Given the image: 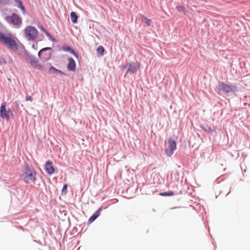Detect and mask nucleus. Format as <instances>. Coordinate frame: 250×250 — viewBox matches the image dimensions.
<instances>
[{
  "label": "nucleus",
  "instance_id": "f257e3e1",
  "mask_svg": "<svg viewBox=\"0 0 250 250\" xmlns=\"http://www.w3.org/2000/svg\"><path fill=\"white\" fill-rule=\"evenodd\" d=\"M21 176L25 183H34L36 179V172L32 167L26 165Z\"/></svg>",
  "mask_w": 250,
  "mask_h": 250
},
{
  "label": "nucleus",
  "instance_id": "f03ea898",
  "mask_svg": "<svg viewBox=\"0 0 250 250\" xmlns=\"http://www.w3.org/2000/svg\"><path fill=\"white\" fill-rule=\"evenodd\" d=\"M0 41L13 50L18 49V44L11 34H5L0 32Z\"/></svg>",
  "mask_w": 250,
  "mask_h": 250
},
{
  "label": "nucleus",
  "instance_id": "7ed1b4c3",
  "mask_svg": "<svg viewBox=\"0 0 250 250\" xmlns=\"http://www.w3.org/2000/svg\"><path fill=\"white\" fill-rule=\"evenodd\" d=\"M23 33L26 40L29 42L35 41L39 35L37 28L32 25L26 26L23 30Z\"/></svg>",
  "mask_w": 250,
  "mask_h": 250
},
{
  "label": "nucleus",
  "instance_id": "20e7f679",
  "mask_svg": "<svg viewBox=\"0 0 250 250\" xmlns=\"http://www.w3.org/2000/svg\"><path fill=\"white\" fill-rule=\"evenodd\" d=\"M6 103H2L0 107V117L8 121L11 118L14 117V114L10 109H6Z\"/></svg>",
  "mask_w": 250,
  "mask_h": 250
},
{
  "label": "nucleus",
  "instance_id": "39448f33",
  "mask_svg": "<svg viewBox=\"0 0 250 250\" xmlns=\"http://www.w3.org/2000/svg\"><path fill=\"white\" fill-rule=\"evenodd\" d=\"M5 20L17 27H20L22 23V19L16 14H13L10 16L6 17Z\"/></svg>",
  "mask_w": 250,
  "mask_h": 250
},
{
  "label": "nucleus",
  "instance_id": "423d86ee",
  "mask_svg": "<svg viewBox=\"0 0 250 250\" xmlns=\"http://www.w3.org/2000/svg\"><path fill=\"white\" fill-rule=\"evenodd\" d=\"M140 64L138 62H131L125 66L124 68H127L126 74L128 73L134 74L139 69Z\"/></svg>",
  "mask_w": 250,
  "mask_h": 250
},
{
  "label": "nucleus",
  "instance_id": "0eeeda50",
  "mask_svg": "<svg viewBox=\"0 0 250 250\" xmlns=\"http://www.w3.org/2000/svg\"><path fill=\"white\" fill-rule=\"evenodd\" d=\"M218 88L220 90L224 91L227 94L235 91L236 89V86L235 85H228L223 83H219Z\"/></svg>",
  "mask_w": 250,
  "mask_h": 250
},
{
  "label": "nucleus",
  "instance_id": "6e6552de",
  "mask_svg": "<svg viewBox=\"0 0 250 250\" xmlns=\"http://www.w3.org/2000/svg\"><path fill=\"white\" fill-rule=\"evenodd\" d=\"M168 149L166 150V153L168 156H171L174 151L176 149V144L174 140L169 138L167 140Z\"/></svg>",
  "mask_w": 250,
  "mask_h": 250
},
{
  "label": "nucleus",
  "instance_id": "1a4fd4ad",
  "mask_svg": "<svg viewBox=\"0 0 250 250\" xmlns=\"http://www.w3.org/2000/svg\"><path fill=\"white\" fill-rule=\"evenodd\" d=\"M30 59L31 64L35 68L40 71H43L44 70V66L39 63L38 61L36 59H35L34 57H31Z\"/></svg>",
  "mask_w": 250,
  "mask_h": 250
},
{
  "label": "nucleus",
  "instance_id": "9d476101",
  "mask_svg": "<svg viewBox=\"0 0 250 250\" xmlns=\"http://www.w3.org/2000/svg\"><path fill=\"white\" fill-rule=\"evenodd\" d=\"M45 170L46 172L49 175L53 174L55 171L53 163L51 161L46 162L45 165Z\"/></svg>",
  "mask_w": 250,
  "mask_h": 250
},
{
  "label": "nucleus",
  "instance_id": "9b49d317",
  "mask_svg": "<svg viewBox=\"0 0 250 250\" xmlns=\"http://www.w3.org/2000/svg\"><path fill=\"white\" fill-rule=\"evenodd\" d=\"M67 68L69 71H74L76 69V63L73 59L69 58Z\"/></svg>",
  "mask_w": 250,
  "mask_h": 250
},
{
  "label": "nucleus",
  "instance_id": "f8f14e48",
  "mask_svg": "<svg viewBox=\"0 0 250 250\" xmlns=\"http://www.w3.org/2000/svg\"><path fill=\"white\" fill-rule=\"evenodd\" d=\"M102 210V208H100L99 209L95 212L88 220V222L91 223L93 222L98 217H99Z\"/></svg>",
  "mask_w": 250,
  "mask_h": 250
},
{
  "label": "nucleus",
  "instance_id": "ddd939ff",
  "mask_svg": "<svg viewBox=\"0 0 250 250\" xmlns=\"http://www.w3.org/2000/svg\"><path fill=\"white\" fill-rule=\"evenodd\" d=\"M48 72L50 74H55L56 73H59L61 74H64V73L61 70H59L56 68H55L54 67L51 66L50 67Z\"/></svg>",
  "mask_w": 250,
  "mask_h": 250
},
{
  "label": "nucleus",
  "instance_id": "4468645a",
  "mask_svg": "<svg viewBox=\"0 0 250 250\" xmlns=\"http://www.w3.org/2000/svg\"><path fill=\"white\" fill-rule=\"evenodd\" d=\"M70 17L71 21L73 23H76L77 22L78 16L75 12H72L70 13Z\"/></svg>",
  "mask_w": 250,
  "mask_h": 250
},
{
  "label": "nucleus",
  "instance_id": "2eb2a0df",
  "mask_svg": "<svg viewBox=\"0 0 250 250\" xmlns=\"http://www.w3.org/2000/svg\"><path fill=\"white\" fill-rule=\"evenodd\" d=\"M63 49L65 51H70L72 54H73L76 57H78V55L77 53L75 52V51L73 50H71L70 47L69 46H65L63 47Z\"/></svg>",
  "mask_w": 250,
  "mask_h": 250
},
{
  "label": "nucleus",
  "instance_id": "dca6fc26",
  "mask_svg": "<svg viewBox=\"0 0 250 250\" xmlns=\"http://www.w3.org/2000/svg\"><path fill=\"white\" fill-rule=\"evenodd\" d=\"M97 52L98 54H100L101 56H103L104 52V49L103 46H99L97 49Z\"/></svg>",
  "mask_w": 250,
  "mask_h": 250
},
{
  "label": "nucleus",
  "instance_id": "f3484780",
  "mask_svg": "<svg viewBox=\"0 0 250 250\" xmlns=\"http://www.w3.org/2000/svg\"><path fill=\"white\" fill-rule=\"evenodd\" d=\"M176 9L179 12H181L186 13V12L187 11L186 8L183 6H177L176 7Z\"/></svg>",
  "mask_w": 250,
  "mask_h": 250
},
{
  "label": "nucleus",
  "instance_id": "a211bd4d",
  "mask_svg": "<svg viewBox=\"0 0 250 250\" xmlns=\"http://www.w3.org/2000/svg\"><path fill=\"white\" fill-rule=\"evenodd\" d=\"M174 193L173 191H168V192H165L160 193V195L161 196H172L174 195Z\"/></svg>",
  "mask_w": 250,
  "mask_h": 250
},
{
  "label": "nucleus",
  "instance_id": "6ab92c4d",
  "mask_svg": "<svg viewBox=\"0 0 250 250\" xmlns=\"http://www.w3.org/2000/svg\"><path fill=\"white\" fill-rule=\"evenodd\" d=\"M143 18L144 19V21L145 22V23L147 26H150L151 22V20L150 19H147L146 17L144 16H143Z\"/></svg>",
  "mask_w": 250,
  "mask_h": 250
},
{
  "label": "nucleus",
  "instance_id": "aec40b11",
  "mask_svg": "<svg viewBox=\"0 0 250 250\" xmlns=\"http://www.w3.org/2000/svg\"><path fill=\"white\" fill-rule=\"evenodd\" d=\"M46 35L49 38L50 40H52V41H54V39L52 37V36L50 34V33L48 32H45Z\"/></svg>",
  "mask_w": 250,
  "mask_h": 250
},
{
  "label": "nucleus",
  "instance_id": "412c9836",
  "mask_svg": "<svg viewBox=\"0 0 250 250\" xmlns=\"http://www.w3.org/2000/svg\"><path fill=\"white\" fill-rule=\"evenodd\" d=\"M5 63H6L5 59L2 57H0V65H2Z\"/></svg>",
  "mask_w": 250,
  "mask_h": 250
},
{
  "label": "nucleus",
  "instance_id": "4be33fe9",
  "mask_svg": "<svg viewBox=\"0 0 250 250\" xmlns=\"http://www.w3.org/2000/svg\"><path fill=\"white\" fill-rule=\"evenodd\" d=\"M19 7L21 8V9L23 11V14H24L25 12V10L23 5H22V3H21V5H19Z\"/></svg>",
  "mask_w": 250,
  "mask_h": 250
},
{
  "label": "nucleus",
  "instance_id": "5701e85b",
  "mask_svg": "<svg viewBox=\"0 0 250 250\" xmlns=\"http://www.w3.org/2000/svg\"><path fill=\"white\" fill-rule=\"evenodd\" d=\"M25 100L27 101H33V98L31 96H26L25 97Z\"/></svg>",
  "mask_w": 250,
  "mask_h": 250
},
{
  "label": "nucleus",
  "instance_id": "b1692460",
  "mask_svg": "<svg viewBox=\"0 0 250 250\" xmlns=\"http://www.w3.org/2000/svg\"><path fill=\"white\" fill-rule=\"evenodd\" d=\"M67 184H65L63 185V187L62 189V192L64 191H65L66 192V189H67Z\"/></svg>",
  "mask_w": 250,
  "mask_h": 250
},
{
  "label": "nucleus",
  "instance_id": "393cba45",
  "mask_svg": "<svg viewBox=\"0 0 250 250\" xmlns=\"http://www.w3.org/2000/svg\"><path fill=\"white\" fill-rule=\"evenodd\" d=\"M15 1L16 3L18 4L19 5H21V3H22L20 0H15Z\"/></svg>",
  "mask_w": 250,
  "mask_h": 250
},
{
  "label": "nucleus",
  "instance_id": "a878e982",
  "mask_svg": "<svg viewBox=\"0 0 250 250\" xmlns=\"http://www.w3.org/2000/svg\"><path fill=\"white\" fill-rule=\"evenodd\" d=\"M40 29L43 32H44V33H45V32H47V31H46L44 29V28L43 27V26H41L40 27Z\"/></svg>",
  "mask_w": 250,
  "mask_h": 250
},
{
  "label": "nucleus",
  "instance_id": "bb28decb",
  "mask_svg": "<svg viewBox=\"0 0 250 250\" xmlns=\"http://www.w3.org/2000/svg\"><path fill=\"white\" fill-rule=\"evenodd\" d=\"M6 0H0V3H4Z\"/></svg>",
  "mask_w": 250,
  "mask_h": 250
}]
</instances>
